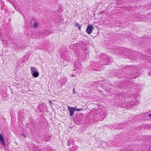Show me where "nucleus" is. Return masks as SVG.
Listing matches in <instances>:
<instances>
[{
	"label": "nucleus",
	"instance_id": "ddd939ff",
	"mask_svg": "<svg viewBox=\"0 0 151 151\" xmlns=\"http://www.w3.org/2000/svg\"><path fill=\"white\" fill-rule=\"evenodd\" d=\"M76 24L75 25V26L76 27H78V28H79V29L80 30L81 29V26L78 23H77L76 22H75Z\"/></svg>",
	"mask_w": 151,
	"mask_h": 151
},
{
	"label": "nucleus",
	"instance_id": "2eb2a0df",
	"mask_svg": "<svg viewBox=\"0 0 151 151\" xmlns=\"http://www.w3.org/2000/svg\"><path fill=\"white\" fill-rule=\"evenodd\" d=\"M21 135L23 136L24 137V138H26V136L25 134L24 133H22L21 134Z\"/></svg>",
	"mask_w": 151,
	"mask_h": 151
},
{
	"label": "nucleus",
	"instance_id": "4468645a",
	"mask_svg": "<svg viewBox=\"0 0 151 151\" xmlns=\"http://www.w3.org/2000/svg\"><path fill=\"white\" fill-rule=\"evenodd\" d=\"M82 109H83L82 108L78 109L74 107V111H80L82 110Z\"/></svg>",
	"mask_w": 151,
	"mask_h": 151
},
{
	"label": "nucleus",
	"instance_id": "39448f33",
	"mask_svg": "<svg viewBox=\"0 0 151 151\" xmlns=\"http://www.w3.org/2000/svg\"><path fill=\"white\" fill-rule=\"evenodd\" d=\"M0 141L3 145L5 144V140L2 135L0 133Z\"/></svg>",
	"mask_w": 151,
	"mask_h": 151
},
{
	"label": "nucleus",
	"instance_id": "4be33fe9",
	"mask_svg": "<svg viewBox=\"0 0 151 151\" xmlns=\"http://www.w3.org/2000/svg\"><path fill=\"white\" fill-rule=\"evenodd\" d=\"M76 150H77L78 149V147H76Z\"/></svg>",
	"mask_w": 151,
	"mask_h": 151
},
{
	"label": "nucleus",
	"instance_id": "aec40b11",
	"mask_svg": "<svg viewBox=\"0 0 151 151\" xmlns=\"http://www.w3.org/2000/svg\"><path fill=\"white\" fill-rule=\"evenodd\" d=\"M73 94H74V93H75V88H73Z\"/></svg>",
	"mask_w": 151,
	"mask_h": 151
},
{
	"label": "nucleus",
	"instance_id": "423d86ee",
	"mask_svg": "<svg viewBox=\"0 0 151 151\" xmlns=\"http://www.w3.org/2000/svg\"><path fill=\"white\" fill-rule=\"evenodd\" d=\"M32 76L34 78H36L38 77L39 76V73L38 72V71L37 70L35 72L33 73H32L31 74Z\"/></svg>",
	"mask_w": 151,
	"mask_h": 151
},
{
	"label": "nucleus",
	"instance_id": "f03ea898",
	"mask_svg": "<svg viewBox=\"0 0 151 151\" xmlns=\"http://www.w3.org/2000/svg\"><path fill=\"white\" fill-rule=\"evenodd\" d=\"M68 108L69 112V115L71 116H73L74 112V107H70L68 106Z\"/></svg>",
	"mask_w": 151,
	"mask_h": 151
},
{
	"label": "nucleus",
	"instance_id": "f3484780",
	"mask_svg": "<svg viewBox=\"0 0 151 151\" xmlns=\"http://www.w3.org/2000/svg\"><path fill=\"white\" fill-rule=\"evenodd\" d=\"M70 77H73L75 76L73 74H71L70 75Z\"/></svg>",
	"mask_w": 151,
	"mask_h": 151
},
{
	"label": "nucleus",
	"instance_id": "9b49d317",
	"mask_svg": "<svg viewBox=\"0 0 151 151\" xmlns=\"http://www.w3.org/2000/svg\"><path fill=\"white\" fill-rule=\"evenodd\" d=\"M103 112L102 113H101V114L99 115L100 116L101 118V119H99L101 121H102V120L104 118V116L103 115Z\"/></svg>",
	"mask_w": 151,
	"mask_h": 151
},
{
	"label": "nucleus",
	"instance_id": "dca6fc26",
	"mask_svg": "<svg viewBox=\"0 0 151 151\" xmlns=\"http://www.w3.org/2000/svg\"><path fill=\"white\" fill-rule=\"evenodd\" d=\"M11 4L13 5L14 8L17 11L18 9H17V6L15 5H14L13 3H11Z\"/></svg>",
	"mask_w": 151,
	"mask_h": 151
},
{
	"label": "nucleus",
	"instance_id": "1a4fd4ad",
	"mask_svg": "<svg viewBox=\"0 0 151 151\" xmlns=\"http://www.w3.org/2000/svg\"><path fill=\"white\" fill-rule=\"evenodd\" d=\"M33 25L34 28H36L38 27V24L37 23L35 22H34L33 24Z\"/></svg>",
	"mask_w": 151,
	"mask_h": 151
},
{
	"label": "nucleus",
	"instance_id": "f8f14e48",
	"mask_svg": "<svg viewBox=\"0 0 151 151\" xmlns=\"http://www.w3.org/2000/svg\"><path fill=\"white\" fill-rule=\"evenodd\" d=\"M101 142L99 139H98V141H97L96 143L97 145L96 146L97 147H99V145L101 144Z\"/></svg>",
	"mask_w": 151,
	"mask_h": 151
},
{
	"label": "nucleus",
	"instance_id": "6e6552de",
	"mask_svg": "<svg viewBox=\"0 0 151 151\" xmlns=\"http://www.w3.org/2000/svg\"><path fill=\"white\" fill-rule=\"evenodd\" d=\"M46 36V35L42 33L40 34L38 38H43L45 37Z\"/></svg>",
	"mask_w": 151,
	"mask_h": 151
},
{
	"label": "nucleus",
	"instance_id": "0eeeda50",
	"mask_svg": "<svg viewBox=\"0 0 151 151\" xmlns=\"http://www.w3.org/2000/svg\"><path fill=\"white\" fill-rule=\"evenodd\" d=\"M30 69L31 73V74L32 73H33L34 72H35L37 70V69L33 67H31Z\"/></svg>",
	"mask_w": 151,
	"mask_h": 151
},
{
	"label": "nucleus",
	"instance_id": "412c9836",
	"mask_svg": "<svg viewBox=\"0 0 151 151\" xmlns=\"http://www.w3.org/2000/svg\"><path fill=\"white\" fill-rule=\"evenodd\" d=\"M149 116L150 117H151V113L149 115Z\"/></svg>",
	"mask_w": 151,
	"mask_h": 151
},
{
	"label": "nucleus",
	"instance_id": "6ab92c4d",
	"mask_svg": "<svg viewBox=\"0 0 151 151\" xmlns=\"http://www.w3.org/2000/svg\"><path fill=\"white\" fill-rule=\"evenodd\" d=\"M49 103L50 104V105H51L52 104V102H51V101L50 100L49 101Z\"/></svg>",
	"mask_w": 151,
	"mask_h": 151
},
{
	"label": "nucleus",
	"instance_id": "a211bd4d",
	"mask_svg": "<svg viewBox=\"0 0 151 151\" xmlns=\"http://www.w3.org/2000/svg\"><path fill=\"white\" fill-rule=\"evenodd\" d=\"M120 151H126V149H122Z\"/></svg>",
	"mask_w": 151,
	"mask_h": 151
},
{
	"label": "nucleus",
	"instance_id": "f257e3e1",
	"mask_svg": "<svg viewBox=\"0 0 151 151\" xmlns=\"http://www.w3.org/2000/svg\"><path fill=\"white\" fill-rule=\"evenodd\" d=\"M100 59L99 64L102 65H109L113 61V59L111 57L106 56L103 53L100 56Z\"/></svg>",
	"mask_w": 151,
	"mask_h": 151
},
{
	"label": "nucleus",
	"instance_id": "7ed1b4c3",
	"mask_svg": "<svg viewBox=\"0 0 151 151\" xmlns=\"http://www.w3.org/2000/svg\"><path fill=\"white\" fill-rule=\"evenodd\" d=\"M93 28V27L91 25H89L86 29L87 33L89 34L91 33L92 32Z\"/></svg>",
	"mask_w": 151,
	"mask_h": 151
},
{
	"label": "nucleus",
	"instance_id": "20e7f679",
	"mask_svg": "<svg viewBox=\"0 0 151 151\" xmlns=\"http://www.w3.org/2000/svg\"><path fill=\"white\" fill-rule=\"evenodd\" d=\"M67 79L66 77L61 78L60 81L62 85L65 84L67 82Z\"/></svg>",
	"mask_w": 151,
	"mask_h": 151
},
{
	"label": "nucleus",
	"instance_id": "9d476101",
	"mask_svg": "<svg viewBox=\"0 0 151 151\" xmlns=\"http://www.w3.org/2000/svg\"><path fill=\"white\" fill-rule=\"evenodd\" d=\"M73 141L72 139H70L68 141L67 145L68 146H70V145L71 143Z\"/></svg>",
	"mask_w": 151,
	"mask_h": 151
}]
</instances>
